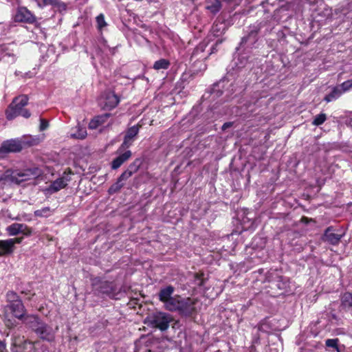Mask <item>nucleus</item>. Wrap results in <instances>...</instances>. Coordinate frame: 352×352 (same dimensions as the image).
I'll return each instance as SVG.
<instances>
[{
  "label": "nucleus",
  "instance_id": "obj_1",
  "mask_svg": "<svg viewBox=\"0 0 352 352\" xmlns=\"http://www.w3.org/2000/svg\"><path fill=\"white\" fill-rule=\"evenodd\" d=\"M39 174L38 168L23 170L9 169L0 175V186L3 188L6 186L21 184L23 182L36 178Z\"/></svg>",
  "mask_w": 352,
  "mask_h": 352
},
{
  "label": "nucleus",
  "instance_id": "obj_2",
  "mask_svg": "<svg viewBox=\"0 0 352 352\" xmlns=\"http://www.w3.org/2000/svg\"><path fill=\"white\" fill-rule=\"evenodd\" d=\"M28 98L25 95L15 98L6 111L8 120H12L19 116L28 118L30 116V111L23 107L28 104Z\"/></svg>",
  "mask_w": 352,
  "mask_h": 352
},
{
  "label": "nucleus",
  "instance_id": "obj_3",
  "mask_svg": "<svg viewBox=\"0 0 352 352\" xmlns=\"http://www.w3.org/2000/svg\"><path fill=\"white\" fill-rule=\"evenodd\" d=\"M171 320L172 318L169 314L164 312H155L148 315L144 319V324L148 327L164 331L168 328Z\"/></svg>",
  "mask_w": 352,
  "mask_h": 352
},
{
  "label": "nucleus",
  "instance_id": "obj_4",
  "mask_svg": "<svg viewBox=\"0 0 352 352\" xmlns=\"http://www.w3.org/2000/svg\"><path fill=\"white\" fill-rule=\"evenodd\" d=\"M195 305L194 300L176 295L173 307L168 309V311H177L182 316H189L195 311Z\"/></svg>",
  "mask_w": 352,
  "mask_h": 352
},
{
  "label": "nucleus",
  "instance_id": "obj_5",
  "mask_svg": "<svg viewBox=\"0 0 352 352\" xmlns=\"http://www.w3.org/2000/svg\"><path fill=\"white\" fill-rule=\"evenodd\" d=\"M96 28L101 35V37L98 39V50L97 54H100V52L105 53L109 52L111 54H114L116 49L114 47H110L107 45V41L102 36V31L108 26V23L104 19V15L102 13L98 15L96 17Z\"/></svg>",
  "mask_w": 352,
  "mask_h": 352
},
{
  "label": "nucleus",
  "instance_id": "obj_6",
  "mask_svg": "<svg viewBox=\"0 0 352 352\" xmlns=\"http://www.w3.org/2000/svg\"><path fill=\"white\" fill-rule=\"evenodd\" d=\"M120 101V97L114 91L109 90L101 95L98 104L103 110H111L118 106Z\"/></svg>",
  "mask_w": 352,
  "mask_h": 352
},
{
  "label": "nucleus",
  "instance_id": "obj_7",
  "mask_svg": "<svg viewBox=\"0 0 352 352\" xmlns=\"http://www.w3.org/2000/svg\"><path fill=\"white\" fill-rule=\"evenodd\" d=\"M92 284L94 290L98 294L106 295L111 298H116L117 289L112 282L100 281V280L96 278Z\"/></svg>",
  "mask_w": 352,
  "mask_h": 352
},
{
  "label": "nucleus",
  "instance_id": "obj_8",
  "mask_svg": "<svg viewBox=\"0 0 352 352\" xmlns=\"http://www.w3.org/2000/svg\"><path fill=\"white\" fill-rule=\"evenodd\" d=\"M175 288L172 285H168L160 289L158 293V298L164 304V308L168 310L172 309L176 300V295L173 296Z\"/></svg>",
  "mask_w": 352,
  "mask_h": 352
},
{
  "label": "nucleus",
  "instance_id": "obj_9",
  "mask_svg": "<svg viewBox=\"0 0 352 352\" xmlns=\"http://www.w3.org/2000/svg\"><path fill=\"white\" fill-rule=\"evenodd\" d=\"M139 131L140 126L138 124L129 128L126 131L123 142L118 149V153L124 151L125 149L129 148L133 144L139 133Z\"/></svg>",
  "mask_w": 352,
  "mask_h": 352
},
{
  "label": "nucleus",
  "instance_id": "obj_10",
  "mask_svg": "<svg viewBox=\"0 0 352 352\" xmlns=\"http://www.w3.org/2000/svg\"><path fill=\"white\" fill-rule=\"evenodd\" d=\"M23 238H13L0 240V256L11 254L14 252L15 244L21 243Z\"/></svg>",
  "mask_w": 352,
  "mask_h": 352
},
{
  "label": "nucleus",
  "instance_id": "obj_11",
  "mask_svg": "<svg viewBox=\"0 0 352 352\" xmlns=\"http://www.w3.org/2000/svg\"><path fill=\"white\" fill-rule=\"evenodd\" d=\"M35 333L43 340L52 342L55 338V331L53 328L43 322L42 324L36 329Z\"/></svg>",
  "mask_w": 352,
  "mask_h": 352
},
{
  "label": "nucleus",
  "instance_id": "obj_12",
  "mask_svg": "<svg viewBox=\"0 0 352 352\" xmlns=\"http://www.w3.org/2000/svg\"><path fill=\"white\" fill-rule=\"evenodd\" d=\"M22 149L21 141L16 139H11L4 141L0 146V155L8 153L19 152Z\"/></svg>",
  "mask_w": 352,
  "mask_h": 352
},
{
  "label": "nucleus",
  "instance_id": "obj_13",
  "mask_svg": "<svg viewBox=\"0 0 352 352\" xmlns=\"http://www.w3.org/2000/svg\"><path fill=\"white\" fill-rule=\"evenodd\" d=\"M69 180L70 177L68 175H63L52 182L50 186L45 188L44 192L49 194L55 193L64 188Z\"/></svg>",
  "mask_w": 352,
  "mask_h": 352
},
{
  "label": "nucleus",
  "instance_id": "obj_14",
  "mask_svg": "<svg viewBox=\"0 0 352 352\" xmlns=\"http://www.w3.org/2000/svg\"><path fill=\"white\" fill-rule=\"evenodd\" d=\"M13 316L19 320H22L25 316L26 309L22 300L15 302L12 304H8L6 306Z\"/></svg>",
  "mask_w": 352,
  "mask_h": 352
},
{
  "label": "nucleus",
  "instance_id": "obj_15",
  "mask_svg": "<svg viewBox=\"0 0 352 352\" xmlns=\"http://www.w3.org/2000/svg\"><path fill=\"white\" fill-rule=\"evenodd\" d=\"M14 19L16 22H26L32 23L35 21V16L29 11L26 8H19L14 16Z\"/></svg>",
  "mask_w": 352,
  "mask_h": 352
},
{
  "label": "nucleus",
  "instance_id": "obj_16",
  "mask_svg": "<svg viewBox=\"0 0 352 352\" xmlns=\"http://www.w3.org/2000/svg\"><path fill=\"white\" fill-rule=\"evenodd\" d=\"M36 5L43 8L47 6H52L58 12H65L67 10V5L60 0H34Z\"/></svg>",
  "mask_w": 352,
  "mask_h": 352
},
{
  "label": "nucleus",
  "instance_id": "obj_17",
  "mask_svg": "<svg viewBox=\"0 0 352 352\" xmlns=\"http://www.w3.org/2000/svg\"><path fill=\"white\" fill-rule=\"evenodd\" d=\"M344 233H335L333 227L327 228L323 235V241L331 245H337L343 237Z\"/></svg>",
  "mask_w": 352,
  "mask_h": 352
},
{
  "label": "nucleus",
  "instance_id": "obj_18",
  "mask_svg": "<svg viewBox=\"0 0 352 352\" xmlns=\"http://www.w3.org/2000/svg\"><path fill=\"white\" fill-rule=\"evenodd\" d=\"M21 321L34 333L36 332V329L38 328L43 322L37 315L34 314L25 315Z\"/></svg>",
  "mask_w": 352,
  "mask_h": 352
},
{
  "label": "nucleus",
  "instance_id": "obj_19",
  "mask_svg": "<svg viewBox=\"0 0 352 352\" xmlns=\"http://www.w3.org/2000/svg\"><path fill=\"white\" fill-rule=\"evenodd\" d=\"M117 153H118L119 155L111 162V168L113 170H116L120 168L125 162L129 160L132 155V153L129 150L124 151L120 153L117 151Z\"/></svg>",
  "mask_w": 352,
  "mask_h": 352
},
{
  "label": "nucleus",
  "instance_id": "obj_20",
  "mask_svg": "<svg viewBox=\"0 0 352 352\" xmlns=\"http://www.w3.org/2000/svg\"><path fill=\"white\" fill-rule=\"evenodd\" d=\"M222 8L221 0H205V9L212 15H216Z\"/></svg>",
  "mask_w": 352,
  "mask_h": 352
},
{
  "label": "nucleus",
  "instance_id": "obj_21",
  "mask_svg": "<svg viewBox=\"0 0 352 352\" xmlns=\"http://www.w3.org/2000/svg\"><path fill=\"white\" fill-rule=\"evenodd\" d=\"M111 116V113H106L98 116H96L94 118H93L89 124V128L91 129H96L99 126L104 124L105 122H107V120L110 118Z\"/></svg>",
  "mask_w": 352,
  "mask_h": 352
},
{
  "label": "nucleus",
  "instance_id": "obj_22",
  "mask_svg": "<svg viewBox=\"0 0 352 352\" xmlns=\"http://www.w3.org/2000/svg\"><path fill=\"white\" fill-rule=\"evenodd\" d=\"M257 41V30H251L247 36L242 38L240 44V48L248 47L252 45Z\"/></svg>",
  "mask_w": 352,
  "mask_h": 352
},
{
  "label": "nucleus",
  "instance_id": "obj_23",
  "mask_svg": "<svg viewBox=\"0 0 352 352\" xmlns=\"http://www.w3.org/2000/svg\"><path fill=\"white\" fill-rule=\"evenodd\" d=\"M273 282L280 290L284 292H288V289L290 287L289 279L286 276H277Z\"/></svg>",
  "mask_w": 352,
  "mask_h": 352
},
{
  "label": "nucleus",
  "instance_id": "obj_24",
  "mask_svg": "<svg viewBox=\"0 0 352 352\" xmlns=\"http://www.w3.org/2000/svg\"><path fill=\"white\" fill-rule=\"evenodd\" d=\"M343 94V90L339 86L334 87L331 92L324 97V100L327 102H332Z\"/></svg>",
  "mask_w": 352,
  "mask_h": 352
},
{
  "label": "nucleus",
  "instance_id": "obj_25",
  "mask_svg": "<svg viewBox=\"0 0 352 352\" xmlns=\"http://www.w3.org/2000/svg\"><path fill=\"white\" fill-rule=\"evenodd\" d=\"M25 228V224L14 223L6 228V231L10 236H16L22 232V229Z\"/></svg>",
  "mask_w": 352,
  "mask_h": 352
},
{
  "label": "nucleus",
  "instance_id": "obj_26",
  "mask_svg": "<svg viewBox=\"0 0 352 352\" xmlns=\"http://www.w3.org/2000/svg\"><path fill=\"white\" fill-rule=\"evenodd\" d=\"M341 306L343 309L352 310V294L351 293L346 292L342 296Z\"/></svg>",
  "mask_w": 352,
  "mask_h": 352
},
{
  "label": "nucleus",
  "instance_id": "obj_27",
  "mask_svg": "<svg viewBox=\"0 0 352 352\" xmlns=\"http://www.w3.org/2000/svg\"><path fill=\"white\" fill-rule=\"evenodd\" d=\"M170 65V63L168 60L165 58H161L155 62L153 67L155 70L167 69L169 67Z\"/></svg>",
  "mask_w": 352,
  "mask_h": 352
},
{
  "label": "nucleus",
  "instance_id": "obj_28",
  "mask_svg": "<svg viewBox=\"0 0 352 352\" xmlns=\"http://www.w3.org/2000/svg\"><path fill=\"white\" fill-rule=\"evenodd\" d=\"M76 129V132L71 135L72 138L80 140H82L86 138L87 133L85 127L78 125Z\"/></svg>",
  "mask_w": 352,
  "mask_h": 352
},
{
  "label": "nucleus",
  "instance_id": "obj_29",
  "mask_svg": "<svg viewBox=\"0 0 352 352\" xmlns=\"http://www.w3.org/2000/svg\"><path fill=\"white\" fill-rule=\"evenodd\" d=\"M53 211L50 207H44L34 211V214L39 217H48L52 215Z\"/></svg>",
  "mask_w": 352,
  "mask_h": 352
},
{
  "label": "nucleus",
  "instance_id": "obj_30",
  "mask_svg": "<svg viewBox=\"0 0 352 352\" xmlns=\"http://www.w3.org/2000/svg\"><path fill=\"white\" fill-rule=\"evenodd\" d=\"M145 338H142L140 340L135 342V352H151L150 349H148V346H142L143 343H145Z\"/></svg>",
  "mask_w": 352,
  "mask_h": 352
},
{
  "label": "nucleus",
  "instance_id": "obj_31",
  "mask_svg": "<svg viewBox=\"0 0 352 352\" xmlns=\"http://www.w3.org/2000/svg\"><path fill=\"white\" fill-rule=\"evenodd\" d=\"M338 342L339 340L338 338L327 339L325 341V344L327 347L331 348L333 351L340 352L338 348Z\"/></svg>",
  "mask_w": 352,
  "mask_h": 352
},
{
  "label": "nucleus",
  "instance_id": "obj_32",
  "mask_svg": "<svg viewBox=\"0 0 352 352\" xmlns=\"http://www.w3.org/2000/svg\"><path fill=\"white\" fill-rule=\"evenodd\" d=\"M327 120V115L324 113H320L316 115L312 121V124L315 126H320L322 124Z\"/></svg>",
  "mask_w": 352,
  "mask_h": 352
},
{
  "label": "nucleus",
  "instance_id": "obj_33",
  "mask_svg": "<svg viewBox=\"0 0 352 352\" xmlns=\"http://www.w3.org/2000/svg\"><path fill=\"white\" fill-rule=\"evenodd\" d=\"M6 298H7L8 304H12V303H14L15 302H16L18 301L21 300V299L17 295V294L14 292H12V291H9L7 293Z\"/></svg>",
  "mask_w": 352,
  "mask_h": 352
},
{
  "label": "nucleus",
  "instance_id": "obj_34",
  "mask_svg": "<svg viewBox=\"0 0 352 352\" xmlns=\"http://www.w3.org/2000/svg\"><path fill=\"white\" fill-rule=\"evenodd\" d=\"M224 81H220L219 82H217L215 84L213 85L212 86V88L211 89V91H210V94L211 95L213 96V98L214 97H219L220 96L222 95L223 94V91L219 90V88L221 87V85L223 82Z\"/></svg>",
  "mask_w": 352,
  "mask_h": 352
},
{
  "label": "nucleus",
  "instance_id": "obj_35",
  "mask_svg": "<svg viewBox=\"0 0 352 352\" xmlns=\"http://www.w3.org/2000/svg\"><path fill=\"white\" fill-rule=\"evenodd\" d=\"M5 324L8 328H13L16 326L17 322L15 319L10 318L8 314L5 315Z\"/></svg>",
  "mask_w": 352,
  "mask_h": 352
},
{
  "label": "nucleus",
  "instance_id": "obj_36",
  "mask_svg": "<svg viewBox=\"0 0 352 352\" xmlns=\"http://www.w3.org/2000/svg\"><path fill=\"white\" fill-rule=\"evenodd\" d=\"M342 90H343V94L352 89V79L348 80L342 82L340 85H338Z\"/></svg>",
  "mask_w": 352,
  "mask_h": 352
},
{
  "label": "nucleus",
  "instance_id": "obj_37",
  "mask_svg": "<svg viewBox=\"0 0 352 352\" xmlns=\"http://www.w3.org/2000/svg\"><path fill=\"white\" fill-rule=\"evenodd\" d=\"M205 47H206V45L204 43H200L199 45H197L195 48V50L192 54V56H196L199 53L203 52L205 50Z\"/></svg>",
  "mask_w": 352,
  "mask_h": 352
},
{
  "label": "nucleus",
  "instance_id": "obj_38",
  "mask_svg": "<svg viewBox=\"0 0 352 352\" xmlns=\"http://www.w3.org/2000/svg\"><path fill=\"white\" fill-rule=\"evenodd\" d=\"M140 160H137L135 162H133V163H131L127 169L131 170V173L133 174L134 173H135L138 170V169L140 166Z\"/></svg>",
  "mask_w": 352,
  "mask_h": 352
},
{
  "label": "nucleus",
  "instance_id": "obj_39",
  "mask_svg": "<svg viewBox=\"0 0 352 352\" xmlns=\"http://www.w3.org/2000/svg\"><path fill=\"white\" fill-rule=\"evenodd\" d=\"M202 276H203V274H195V283L199 287H201L204 284V280Z\"/></svg>",
  "mask_w": 352,
  "mask_h": 352
},
{
  "label": "nucleus",
  "instance_id": "obj_40",
  "mask_svg": "<svg viewBox=\"0 0 352 352\" xmlns=\"http://www.w3.org/2000/svg\"><path fill=\"white\" fill-rule=\"evenodd\" d=\"M133 175V173H131V170H125L124 173H122L121 174V175L120 176V177L118 178V182H121L124 180H126L128 178H129L131 175Z\"/></svg>",
  "mask_w": 352,
  "mask_h": 352
},
{
  "label": "nucleus",
  "instance_id": "obj_41",
  "mask_svg": "<svg viewBox=\"0 0 352 352\" xmlns=\"http://www.w3.org/2000/svg\"><path fill=\"white\" fill-rule=\"evenodd\" d=\"M133 175V173H131V170H125L124 173H122L121 174V175L120 176V177L118 178V182H121L124 180H126L128 178H129L131 175Z\"/></svg>",
  "mask_w": 352,
  "mask_h": 352
},
{
  "label": "nucleus",
  "instance_id": "obj_42",
  "mask_svg": "<svg viewBox=\"0 0 352 352\" xmlns=\"http://www.w3.org/2000/svg\"><path fill=\"white\" fill-rule=\"evenodd\" d=\"M238 60H240V63H236V65L239 68L245 66L248 63V58L243 54L240 55Z\"/></svg>",
  "mask_w": 352,
  "mask_h": 352
},
{
  "label": "nucleus",
  "instance_id": "obj_43",
  "mask_svg": "<svg viewBox=\"0 0 352 352\" xmlns=\"http://www.w3.org/2000/svg\"><path fill=\"white\" fill-rule=\"evenodd\" d=\"M122 186L123 184H121L120 182L118 181L115 184H113L109 188V192L110 193H113L118 190L119 189H120L122 187Z\"/></svg>",
  "mask_w": 352,
  "mask_h": 352
},
{
  "label": "nucleus",
  "instance_id": "obj_44",
  "mask_svg": "<svg viewBox=\"0 0 352 352\" xmlns=\"http://www.w3.org/2000/svg\"><path fill=\"white\" fill-rule=\"evenodd\" d=\"M24 228L22 229L21 234L25 235V236H30L32 233V230L30 227H28L27 225L25 224Z\"/></svg>",
  "mask_w": 352,
  "mask_h": 352
},
{
  "label": "nucleus",
  "instance_id": "obj_45",
  "mask_svg": "<svg viewBox=\"0 0 352 352\" xmlns=\"http://www.w3.org/2000/svg\"><path fill=\"white\" fill-rule=\"evenodd\" d=\"M24 228L22 229L21 234L25 235V236H30L32 233V230L30 227H28L27 225L25 224Z\"/></svg>",
  "mask_w": 352,
  "mask_h": 352
},
{
  "label": "nucleus",
  "instance_id": "obj_46",
  "mask_svg": "<svg viewBox=\"0 0 352 352\" xmlns=\"http://www.w3.org/2000/svg\"><path fill=\"white\" fill-rule=\"evenodd\" d=\"M47 127H48V122L43 119H41L40 130L44 131Z\"/></svg>",
  "mask_w": 352,
  "mask_h": 352
},
{
  "label": "nucleus",
  "instance_id": "obj_47",
  "mask_svg": "<svg viewBox=\"0 0 352 352\" xmlns=\"http://www.w3.org/2000/svg\"><path fill=\"white\" fill-rule=\"evenodd\" d=\"M23 341V337L21 339L19 338V340L16 338L13 340V344L14 346H20L21 343ZM25 343H27V341L24 340Z\"/></svg>",
  "mask_w": 352,
  "mask_h": 352
},
{
  "label": "nucleus",
  "instance_id": "obj_48",
  "mask_svg": "<svg viewBox=\"0 0 352 352\" xmlns=\"http://www.w3.org/2000/svg\"><path fill=\"white\" fill-rule=\"evenodd\" d=\"M232 122H226L222 126V129L226 130V129L232 126Z\"/></svg>",
  "mask_w": 352,
  "mask_h": 352
},
{
  "label": "nucleus",
  "instance_id": "obj_49",
  "mask_svg": "<svg viewBox=\"0 0 352 352\" xmlns=\"http://www.w3.org/2000/svg\"><path fill=\"white\" fill-rule=\"evenodd\" d=\"M6 33L5 32V30H4V25L1 23H0V35H4L6 34Z\"/></svg>",
  "mask_w": 352,
  "mask_h": 352
},
{
  "label": "nucleus",
  "instance_id": "obj_50",
  "mask_svg": "<svg viewBox=\"0 0 352 352\" xmlns=\"http://www.w3.org/2000/svg\"><path fill=\"white\" fill-rule=\"evenodd\" d=\"M5 345L2 342L0 341V352H4Z\"/></svg>",
  "mask_w": 352,
  "mask_h": 352
},
{
  "label": "nucleus",
  "instance_id": "obj_51",
  "mask_svg": "<svg viewBox=\"0 0 352 352\" xmlns=\"http://www.w3.org/2000/svg\"><path fill=\"white\" fill-rule=\"evenodd\" d=\"M23 217H24V219L26 220V221H30L31 220V218H28V214H24Z\"/></svg>",
  "mask_w": 352,
  "mask_h": 352
},
{
  "label": "nucleus",
  "instance_id": "obj_52",
  "mask_svg": "<svg viewBox=\"0 0 352 352\" xmlns=\"http://www.w3.org/2000/svg\"><path fill=\"white\" fill-rule=\"evenodd\" d=\"M223 1L227 3H230L232 1V0H223Z\"/></svg>",
  "mask_w": 352,
  "mask_h": 352
},
{
  "label": "nucleus",
  "instance_id": "obj_53",
  "mask_svg": "<svg viewBox=\"0 0 352 352\" xmlns=\"http://www.w3.org/2000/svg\"><path fill=\"white\" fill-rule=\"evenodd\" d=\"M15 219L16 220H21V219L20 217H16Z\"/></svg>",
  "mask_w": 352,
  "mask_h": 352
},
{
  "label": "nucleus",
  "instance_id": "obj_54",
  "mask_svg": "<svg viewBox=\"0 0 352 352\" xmlns=\"http://www.w3.org/2000/svg\"><path fill=\"white\" fill-rule=\"evenodd\" d=\"M28 344H29L30 345H31V346H32V347H33V344H32V342H28Z\"/></svg>",
  "mask_w": 352,
  "mask_h": 352
},
{
  "label": "nucleus",
  "instance_id": "obj_55",
  "mask_svg": "<svg viewBox=\"0 0 352 352\" xmlns=\"http://www.w3.org/2000/svg\"><path fill=\"white\" fill-rule=\"evenodd\" d=\"M221 41H217L216 42V45H218L219 43H221Z\"/></svg>",
  "mask_w": 352,
  "mask_h": 352
},
{
  "label": "nucleus",
  "instance_id": "obj_56",
  "mask_svg": "<svg viewBox=\"0 0 352 352\" xmlns=\"http://www.w3.org/2000/svg\"><path fill=\"white\" fill-rule=\"evenodd\" d=\"M214 50V47H212V50ZM212 52H213V51H212L211 53H212Z\"/></svg>",
  "mask_w": 352,
  "mask_h": 352
},
{
  "label": "nucleus",
  "instance_id": "obj_57",
  "mask_svg": "<svg viewBox=\"0 0 352 352\" xmlns=\"http://www.w3.org/2000/svg\"><path fill=\"white\" fill-rule=\"evenodd\" d=\"M82 1L83 2H85V1H87V0H82Z\"/></svg>",
  "mask_w": 352,
  "mask_h": 352
}]
</instances>
